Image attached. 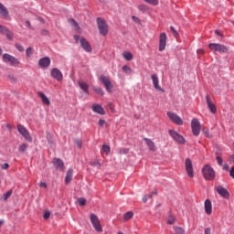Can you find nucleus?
Listing matches in <instances>:
<instances>
[{"instance_id":"473e14b6","label":"nucleus","mask_w":234,"mask_h":234,"mask_svg":"<svg viewBox=\"0 0 234 234\" xmlns=\"http://www.w3.org/2000/svg\"><path fill=\"white\" fill-rule=\"evenodd\" d=\"M92 226L94 229L98 231V233H101V231H103V228L101 227L100 221L98 223L93 224Z\"/></svg>"},{"instance_id":"39448f33","label":"nucleus","mask_w":234,"mask_h":234,"mask_svg":"<svg viewBox=\"0 0 234 234\" xmlns=\"http://www.w3.org/2000/svg\"><path fill=\"white\" fill-rule=\"evenodd\" d=\"M16 129L18 133L23 136V138L27 140V142H29L30 144H32V136L30 135V133L28 132V130H27V128H25L22 124H18L16 126Z\"/></svg>"},{"instance_id":"338daca9","label":"nucleus","mask_w":234,"mask_h":234,"mask_svg":"<svg viewBox=\"0 0 234 234\" xmlns=\"http://www.w3.org/2000/svg\"><path fill=\"white\" fill-rule=\"evenodd\" d=\"M229 175H230L231 178H234V166L231 168Z\"/></svg>"},{"instance_id":"5701e85b","label":"nucleus","mask_w":234,"mask_h":234,"mask_svg":"<svg viewBox=\"0 0 234 234\" xmlns=\"http://www.w3.org/2000/svg\"><path fill=\"white\" fill-rule=\"evenodd\" d=\"M79 86L85 94H89V84L81 80L79 81Z\"/></svg>"},{"instance_id":"4c0bfd02","label":"nucleus","mask_w":234,"mask_h":234,"mask_svg":"<svg viewBox=\"0 0 234 234\" xmlns=\"http://www.w3.org/2000/svg\"><path fill=\"white\" fill-rule=\"evenodd\" d=\"M102 151L106 154H109L111 153V146H109L108 144H103L102 145Z\"/></svg>"},{"instance_id":"f257e3e1","label":"nucleus","mask_w":234,"mask_h":234,"mask_svg":"<svg viewBox=\"0 0 234 234\" xmlns=\"http://www.w3.org/2000/svg\"><path fill=\"white\" fill-rule=\"evenodd\" d=\"M208 48L212 52H218V54H228L229 52V48L224 46V44L210 43L208 44Z\"/></svg>"},{"instance_id":"0e129e2a","label":"nucleus","mask_w":234,"mask_h":234,"mask_svg":"<svg viewBox=\"0 0 234 234\" xmlns=\"http://www.w3.org/2000/svg\"><path fill=\"white\" fill-rule=\"evenodd\" d=\"M205 234H213V233L211 232V228H207V229H205Z\"/></svg>"},{"instance_id":"e433bc0d","label":"nucleus","mask_w":234,"mask_h":234,"mask_svg":"<svg viewBox=\"0 0 234 234\" xmlns=\"http://www.w3.org/2000/svg\"><path fill=\"white\" fill-rule=\"evenodd\" d=\"M174 229L176 234H186V230H184V229L181 227H174Z\"/></svg>"},{"instance_id":"f03ea898","label":"nucleus","mask_w":234,"mask_h":234,"mask_svg":"<svg viewBox=\"0 0 234 234\" xmlns=\"http://www.w3.org/2000/svg\"><path fill=\"white\" fill-rule=\"evenodd\" d=\"M202 175L205 180H208V181L215 180V170L209 165H205L203 166Z\"/></svg>"},{"instance_id":"cd10ccee","label":"nucleus","mask_w":234,"mask_h":234,"mask_svg":"<svg viewBox=\"0 0 234 234\" xmlns=\"http://www.w3.org/2000/svg\"><path fill=\"white\" fill-rule=\"evenodd\" d=\"M90 220L92 226H94V224H98V222H100V218H98V216L96 214H90Z\"/></svg>"},{"instance_id":"864d4df0","label":"nucleus","mask_w":234,"mask_h":234,"mask_svg":"<svg viewBox=\"0 0 234 234\" xmlns=\"http://www.w3.org/2000/svg\"><path fill=\"white\" fill-rule=\"evenodd\" d=\"M8 30L5 26L0 25V34H5V32Z\"/></svg>"},{"instance_id":"f704fd0d","label":"nucleus","mask_w":234,"mask_h":234,"mask_svg":"<svg viewBox=\"0 0 234 234\" xmlns=\"http://www.w3.org/2000/svg\"><path fill=\"white\" fill-rule=\"evenodd\" d=\"M32 54H34V48L28 47V48L26 49V57H27V58H30V56H32Z\"/></svg>"},{"instance_id":"2f4dec72","label":"nucleus","mask_w":234,"mask_h":234,"mask_svg":"<svg viewBox=\"0 0 234 234\" xmlns=\"http://www.w3.org/2000/svg\"><path fill=\"white\" fill-rule=\"evenodd\" d=\"M9 197H12V190H8L6 193L3 195L1 197V200H4V202H6L8 200Z\"/></svg>"},{"instance_id":"393cba45","label":"nucleus","mask_w":234,"mask_h":234,"mask_svg":"<svg viewBox=\"0 0 234 234\" xmlns=\"http://www.w3.org/2000/svg\"><path fill=\"white\" fill-rule=\"evenodd\" d=\"M4 61L9 65V67H17L19 65V60L17 59H5Z\"/></svg>"},{"instance_id":"a211bd4d","label":"nucleus","mask_w":234,"mask_h":234,"mask_svg":"<svg viewBox=\"0 0 234 234\" xmlns=\"http://www.w3.org/2000/svg\"><path fill=\"white\" fill-rule=\"evenodd\" d=\"M91 110L93 111V112H96L97 114H101V116L105 114V110L100 104L91 105Z\"/></svg>"},{"instance_id":"dca6fc26","label":"nucleus","mask_w":234,"mask_h":234,"mask_svg":"<svg viewBox=\"0 0 234 234\" xmlns=\"http://www.w3.org/2000/svg\"><path fill=\"white\" fill-rule=\"evenodd\" d=\"M151 79H152L154 89H156V90H160L161 92H164V89L160 87L158 76H156V74H153L151 76Z\"/></svg>"},{"instance_id":"f3484780","label":"nucleus","mask_w":234,"mask_h":234,"mask_svg":"<svg viewBox=\"0 0 234 234\" xmlns=\"http://www.w3.org/2000/svg\"><path fill=\"white\" fill-rule=\"evenodd\" d=\"M144 141L145 142L147 147L149 148V151H152V153L156 152V145L154 144V142L149 138H144Z\"/></svg>"},{"instance_id":"a18cd8bd","label":"nucleus","mask_w":234,"mask_h":234,"mask_svg":"<svg viewBox=\"0 0 234 234\" xmlns=\"http://www.w3.org/2000/svg\"><path fill=\"white\" fill-rule=\"evenodd\" d=\"M170 30H171L173 36H175L176 37H178V31H176V29L175 28V27L171 26V27H170Z\"/></svg>"},{"instance_id":"de8ad7c7","label":"nucleus","mask_w":234,"mask_h":234,"mask_svg":"<svg viewBox=\"0 0 234 234\" xmlns=\"http://www.w3.org/2000/svg\"><path fill=\"white\" fill-rule=\"evenodd\" d=\"M99 125L100 127H107V122L105 120H99Z\"/></svg>"},{"instance_id":"774afa93","label":"nucleus","mask_w":234,"mask_h":234,"mask_svg":"<svg viewBox=\"0 0 234 234\" xmlns=\"http://www.w3.org/2000/svg\"><path fill=\"white\" fill-rule=\"evenodd\" d=\"M39 186H40V187H47V183H45V182H40V183H39Z\"/></svg>"},{"instance_id":"052dcab7","label":"nucleus","mask_w":234,"mask_h":234,"mask_svg":"<svg viewBox=\"0 0 234 234\" xmlns=\"http://www.w3.org/2000/svg\"><path fill=\"white\" fill-rule=\"evenodd\" d=\"M85 52H92V47L90 44H88L87 48L84 49Z\"/></svg>"},{"instance_id":"20e7f679","label":"nucleus","mask_w":234,"mask_h":234,"mask_svg":"<svg viewBox=\"0 0 234 234\" xmlns=\"http://www.w3.org/2000/svg\"><path fill=\"white\" fill-rule=\"evenodd\" d=\"M100 81L102 82L103 87L106 89L107 92H112V89H114V85L111 81V79L105 75H101L99 78Z\"/></svg>"},{"instance_id":"c9c22d12","label":"nucleus","mask_w":234,"mask_h":234,"mask_svg":"<svg viewBox=\"0 0 234 234\" xmlns=\"http://www.w3.org/2000/svg\"><path fill=\"white\" fill-rule=\"evenodd\" d=\"M133 213L132 211H128L124 214V220H131L133 217Z\"/></svg>"},{"instance_id":"79ce46f5","label":"nucleus","mask_w":234,"mask_h":234,"mask_svg":"<svg viewBox=\"0 0 234 234\" xmlns=\"http://www.w3.org/2000/svg\"><path fill=\"white\" fill-rule=\"evenodd\" d=\"M148 5H152L153 6H158V0H144Z\"/></svg>"},{"instance_id":"7c9ffc66","label":"nucleus","mask_w":234,"mask_h":234,"mask_svg":"<svg viewBox=\"0 0 234 234\" xmlns=\"http://www.w3.org/2000/svg\"><path fill=\"white\" fill-rule=\"evenodd\" d=\"M28 149V144H20L18 146V152L25 153Z\"/></svg>"},{"instance_id":"72a5a7b5","label":"nucleus","mask_w":234,"mask_h":234,"mask_svg":"<svg viewBox=\"0 0 234 234\" xmlns=\"http://www.w3.org/2000/svg\"><path fill=\"white\" fill-rule=\"evenodd\" d=\"M93 90H94V92H97V94H100V96L105 95V91H103L101 88L94 86Z\"/></svg>"},{"instance_id":"5fc2aeb1","label":"nucleus","mask_w":234,"mask_h":234,"mask_svg":"<svg viewBox=\"0 0 234 234\" xmlns=\"http://www.w3.org/2000/svg\"><path fill=\"white\" fill-rule=\"evenodd\" d=\"M43 218H45L46 220L50 218V211H45L43 215Z\"/></svg>"},{"instance_id":"8fccbe9b","label":"nucleus","mask_w":234,"mask_h":234,"mask_svg":"<svg viewBox=\"0 0 234 234\" xmlns=\"http://www.w3.org/2000/svg\"><path fill=\"white\" fill-rule=\"evenodd\" d=\"M149 198H153V195H146L143 197V202L145 204L149 200Z\"/></svg>"},{"instance_id":"4d7b16f0","label":"nucleus","mask_w":234,"mask_h":234,"mask_svg":"<svg viewBox=\"0 0 234 234\" xmlns=\"http://www.w3.org/2000/svg\"><path fill=\"white\" fill-rule=\"evenodd\" d=\"M74 144H75V145L77 146V147H81V141L80 140V139H76L75 141H74Z\"/></svg>"},{"instance_id":"4468645a","label":"nucleus","mask_w":234,"mask_h":234,"mask_svg":"<svg viewBox=\"0 0 234 234\" xmlns=\"http://www.w3.org/2000/svg\"><path fill=\"white\" fill-rule=\"evenodd\" d=\"M216 191L223 198H229V192L224 188L222 186H218L216 187Z\"/></svg>"},{"instance_id":"ddd939ff","label":"nucleus","mask_w":234,"mask_h":234,"mask_svg":"<svg viewBox=\"0 0 234 234\" xmlns=\"http://www.w3.org/2000/svg\"><path fill=\"white\" fill-rule=\"evenodd\" d=\"M207 105L212 114H217V106L211 101L209 95H206Z\"/></svg>"},{"instance_id":"6e6d98bb","label":"nucleus","mask_w":234,"mask_h":234,"mask_svg":"<svg viewBox=\"0 0 234 234\" xmlns=\"http://www.w3.org/2000/svg\"><path fill=\"white\" fill-rule=\"evenodd\" d=\"M175 217H170L168 219H167V224H175Z\"/></svg>"},{"instance_id":"9d476101","label":"nucleus","mask_w":234,"mask_h":234,"mask_svg":"<svg viewBox=\"0 0 234 234\" xmlns=\"http://www.w3.org/2000/svg\"><path fill=\"white\" fill-rule=\"evenodd\" d=\"M185 167L189 178H193L195 176V172L193 170V163L191 162V159H186Z\"/></svg>"},{"instance_id":"bf43d9fd","label":"nucleus","mask_w":234,"mask_h":234,"mask_svg":"<svg viewBox=\"0 0 234 234\" xmlns=\"http://www.w3.org/2000/svg\"><path fill=\"white\" fill-rule=\"evenodd\" d=\"M122 70H123V72L129 73V72H131V68H129L127 66H123Z\"/></svg>"},{"instance_id":"3c124183","label":"nucleus","mask_w":234,"mask_h":234,"mask_svg":"<svg viewBox=\"0 0 234 234\" xmlns=\"http://www.w3.org/2000/svg\"><path fill=\"white\" fill-rule=\"evenodd\" d=\"M138 8L141 12H147V6L145 5H141Z\"/></svg>"},{"instance_id":"7ed1b4c3","label":"nucleus","mask_w":234,"mask_h":234,"mask_svg":"<svg viewBox=\"0 0 234 234\" xmlns=\"http://www.w3.org/2000/svg\"><path fill=\"white\" fill-rule=\"evenodd\" d=\"M97 27L101 36H107V34H109V26H107L105 19L98 17Z\"/></svg>"},{"instance_id":"0eeeda50","label":"nucleus","mask_w":234,"mask_h":234,"mask_svg":"<svg viewBox=\"0 0 234 234\" xmlns=\"http://www.w3.org/2000/svg\"><path fill=\"white\" fill-rule=\"evenodd\" d=\"M168 133L171 138H173L175 142H177V144H186V139L184 138V136L180 135L178 133H176V131L169 130Z\"/></svg>"},{"instance_id":"6e6552de","label":"nucleus","mask_w":234,"mask_h":234,"mask_svg":"<svg viewBox=\"0 0 234 234\" xmlns=\"http://www.w3.org/2000/svg\"><path fill=\"white\" fill-rule=\"evenodd\" d=\"M168 133L171 138H173L175 142H177V144H186V139L184 138V136L180 135L178 133H176V131L169 130Z\"/></svg>"},{"instance_id":"a878e982","label":"nucleus","mask_w":234,"mask_h":234,"mask_svg":"<svg viewBox=\"0 0 234 234\" xmlns=\"http://www.w3.org/2000/svg\"><path fill=\"white\" fill-rule=\"evenodd\" d=\"M72 180V169H69L65 177V184H70Z\"/></svg>"},{"instance_id":"9b49d317","label":"nucleus","mask_w":234,"mask_h":234,"mask_svg":"<svg viewBox=\"0 0 234 234\" xmlns=\"http://www.w3.org/2000/svg\"><path fill=\"white\" fill-rule=\"evenodd\" d=\"M165 45H167V35L161 33L159 37V50L160 52L165 50Z\"/></svg>"},{"instance_id":"b1692460","label":"nucleus","mask_w":234,"mask_h":234,"mask_svg":"<svg viewBox=\"0 0 234 234\" xmlns=\"http://www.w3.org/2000/svg\"><path fill=\"white\" fill-rule=\"evenodd\" d=\"M38 65L40 69H47L50 65V59H40Z\"/></svg>"},{"instance_id":"6ab92c4d","label":"nucleus","mask_w":234,"mask_h":234,"mask_svg":"<svg viewBox=\"0 0 234 234\" xmlns=\"http://www.w3.org/2000/svg\"><path fill=\"white\" fill-rule=\"evenodd\" d=\"M53 164L56 169H58V171H63V169H65V165L61 159L54 158Z\"/></svg>"},{"instance_id":"2eb2a0df","label":"nucleus","mask_w":234,"mask_h":234,"mask_svg":"<svg viewBox=\"0 0 234 234\" xmlns=\"http://www.w3.org/2000/svg\"><path fill=\"white\" fill-rule=\"evenodd\" d=\"M0 16H2L3 19H8L10 17V13L8 12V8L0 2Z\"/></svg>"},{"instance_id":"c85d7f7f","label":"nucleus","mask_w":234,"mask_h":234,"mask_svg":"<svg viewBox=\"0 0 234 234\" xmlns=\"http://www.w3.org/2000/svg\"><path fill=\"white\" fill-rule=\"evenodd\" d=\"M90 165H91L92 167H101V161H100L99 159H95L94 161H91L90 163Z\"/></svg>"},{"instance_id":"603ef678","label":"nucleus","mask_w":234,"mask_h":234,"mask_svg":"<svg viewBox=\"0 0 234 234\" xmlns=\"http://www.w3.org/2000/svg\"><path fill=\"white\" fill-rule=\"evenodd\" d=\"M216 160H217L218 165H222V164H224V160L219 155H218L216 157Z\"/></svg>"},{"instance_id":"412c9836","label":"nucleus","mask_w":234,"mask_h":234,"mask_svg":"<svg viewBox=\"0 0 234 234\" xmlns=\"http://www.w3.org/2000/svg\"><path fill=\"white\" fill-rule=\"evenodd\" d=\"M68 23H69L70 27H72L73 28H75L77 30V32H80V30H81V27H80V24H78V22L76 21V19L74 18H69L68 19Z\"/></svg>"},{"instance_id":"680f3d73","label":"nucleus","mask_w":234,"mask_h":234,"mask_svg":"<svg viewBox=\"0 0 234 234\" xmlns=\"http://www.w3.org/2000/svg\"><path fill=\"white\" fill-rule=\"evenodd\" d=\"M127 153H129V149L126 148L120 151V154H127Z\"/></svg>"},{"instance_id":"13d9d810","label":"nucleus","mask_w":234,"mask_h":234,"mask_svg":"<svg viewBox=\"0 0 234 234\" xmlns=\"http://www.w3.org/2000/svg\"><path fill=\"white\" fill-rule=\"evenodd\" d=\"M7 80H9V81H12V83H14L16 81V77H14V75H8Z\"/></svg>"},{"instance_id":"a19ab883","label":"nucleus","mask_w":234,"mask_h":234,"mask_svg":"<svg viewBox=\"0 0 234 234\" xmlns=\"http://www.w3.org/2000/svg\"><path fill=\"white\" fill-rule=\"evenodd\" d=\"M15 48L16 50H18V52H25V48L19 43H15Z\"/></svg>"},{"instance_id":"423d86ee","label":"nucleus","mask_w":234,"mask_h":234,"mask_svg":"<svg viewBox=\"0 0 234 234\" xmlns=\"http://www.w3.org/2000/svg\"><path fill=\"white\" fill-rule=\"evenodd\" d=\"M191 129H192V133L194 136H198L200 134V122L198 119L194 118L191 121Z\"/></svg>"},{"instance_id":"69168bd1","label":"nucleus","mask_w":234,"mask_h":234,"mask_svg":"<svg viewBox=\"0 0 234 234\" xmlns=\"http://www.w3.org/2000/svg\"><path fill=\"white\" fill-rule=\"evenodd\" d=\"M73 38L76 40V43H79L80 39H81L79 35H75Z\"/></svg>"},{"instance_id":"aec40b11","label":"nucleus","mask_w":234,"mask_h":234,"mask_svg":"<svg viewBox=\"0 0 234 234\" xmlns=\"http://www.w3.org/2000/svg\"><path fill=\"white\" fill-rule=\"evenodd\" d=\"M205 212L207 215H211V213H213V205L209 199L205 200Z\"/></svg>"},{"instance_id":"49530a36","label":"nucleus","mask_w":234,"mask_h":234,"mask_svg":"<svg viewBox=\"0 0 234 234\" xmlns=\"http://www.w3.org/2000/svg\"><path fill=\"white\" fill-rule=\"evenodd\" d=\"M203 134H205V136H207V138H213V135H211V133H209V131L207 129L203 128Z\"/></svg>"},{"instance_id":"c756f323","label":"nucleus","mask_w":234,"mask_h":234,"mask_svg":"<svg viewBox=\"0 0 234 234\" xmlns=\"http://www.w3.org/2000/svg\"><path fill=\"white\" fill-rule=\"evenodd\" d=\"M4 34L6 37V39L8 41H13L14 40V33H12V31H10L9 29H7L6 32L4 33Z\"/></svg>"},{"instance_id":"37998d69","label":"nucleus","mask_w":234,"mask_h":234,"mask_svg":"<svg viewBox=\"0 0 234 234\" xmlns=\"http://www.w3.org/2000/svg\"><path fill=\"white\" fill-rule=\"evenodd\" d=\"M78 202L80 206H85L87 204V199H85V197H80Z\"/></svg>"},{"instance_id":"58836bf2","label":"nucleus","mask_w":234,"mask_h":234,"mask_svg":"<svg viewBox=\"0 0 234 234\" xmlns=\"http://www.w3.org/2000/svg\"><path fill=\"white\" fill-rule=\"evenodd\" d=\"M47 140L49 145H54V139H52V135L49 133H47Z\"/></svg>"},{"instance_id":"4be33fe9","label":"nucleus","mask_w":234,"mask_h":234,"mask_svg":"<svg viewBox=\"0 0 234 234\" xmlns=\"http://www.w3.org/2000/svg\"><path fill=\"white\" fill-rule=\"evenodd\" d=\"M38 96L41 99L42 103H44V105H50V100H48V97H47V95H45V93L39 91L38 92Z\"/></svg>"},{"instance_id":"c03bdc74","label":"nucleus","mask_w":234,"mask_h":234,"mask_svg":"<svg viewBox=\"0 0 234 234\" xmlns=\"http://www.w3.org/2000/svg\"><path fill=\"white\" fill-rule=\"evenodd\" d=\"M2 59H16V58L13 57V56H11V55L8 54V53H5V54L3 55Z\"/></svg>"},{"instance_id":"e2e57ef3","label":"nucleus","mask_w":234,"mask_h":234,"mask_svg":"<svg viewBox=\"0 0 234 234\" xmlns=\"http://www.w3.org/2000/svg\"><path fill=\"white\" fill-rule=\"evenodd\" d=\"M132 19L133 21H134L135 23H140V18L135 16H132Z\"/></svg>"},{"instance_id":"ea45409f","label":"nucleus","mask_w":234,"mask_h":234,"mask_svg":"<svg viewBox=\"0 0 234 234\" xmlns=\"http://www.w3.org/2000/svg\"><path fill=\"white\" fill-rule=\"evenodd\" d=\"M124 59H133V53L126 51L122 54Z\"/></svg>"},{"instance_id":"09e8293b","label":"nucleus","mask_w":234,"mask_h":234,"mask_svg":"<svg viewBox=\"0 0 234 234\" xmlns=\"http://www.w3.org/2000/svg\"><path fill=\"white\" fill-rule=\"evenodd\" d=\"M1 169H4L5 171H6V169H8L10 167V165L8 163H4L2 165H0Z\"/></svg>"},{"instance_id":"f8f14e48","label":"nucleus","mask_w":234,"mask_h":234,"mask_svg":"<svg viewBox=\"0 0 234 234\" xmlns=\"http://www.w3.org/2000/svg\"><path fill=\"white\" fill-rule=\"evenodd\" d=\"M50 76L54 80H57V81L63 80V73H61V70L58 69V68H54L51 69Z\"/></svg>"},{"instance_id":"bb28decb","label":"nucleus","mask_w":234,"mask_h":234,"mask_svg":"<svg viewBox=\"0 0 234 234\" xmlns=\"http://www.w3.org/2000/svg\"><path fill=\"white\" fill-rule=\"evenodd\" d=\"M80 47L83 48V50H85L87 48V47L90 44L83 37H80Z\"/></svg>"},{"instance_id":"1a4fd4ad","label":"nucleus","mask_w":234,"mask_h":234,"mask_svg":"<svg viewBox=\"0 0 234 234\" xmlns=\"http://www.w3.org/2000/svg\"><path fill=\"white\" fill-rule=\"evenodd\" d=\"M167 116L176 125H184V120H182V118H180V116H178L176 113H175L173 112H168Z\"/></svg>"}]
</instances>
